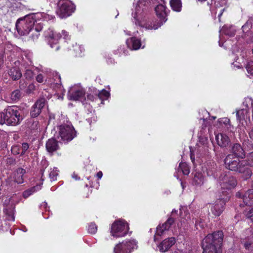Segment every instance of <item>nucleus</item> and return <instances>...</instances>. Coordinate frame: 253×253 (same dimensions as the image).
<instances>
[{"label":"nucleus","mask_w":253,"mask_h":253,"mask_svg":"<svg viewBox=\"0 0 253 253\" xmlns=\"http://www.w3.org/2000/svg\"><path fill=\"white\" fill-rule=\"evenodd\" d=\"M151 1V0H139L132 13V15L136 25L146 30H156L167 21L168 10L165 5L163 4L158 5L155 8V11L158 17L160 19V22L150 20L144 12L145 8L143 6H148Z\"/></svg>","instance_id":"f257e3e1"},{"label":"nucleus","mask_w":253,"mask_h":253,"mask_svg":"<svg viewBox=\"0 0 253 253\" xmlns=\"http://www.w3.org/2000/svg\"><path fill=\"white\" fill-rule=\"evenodd\" d=\"M50 19V16L44 13L30 14L19 19L16 23V28L21 35H26L34 30L36 33L35 35L32 36V38L35 40L38 38L40 35L39 32L43 28L42 21Z\"/></svg>","instance_id":"f03ea898"},{"label":"nucleus","mask_w":253,"mask_h":253,"mask_svg":"<svg viewBox=\"0 0 253 253\" xmlns=\"http://www.w3.org/2000/svg\"><path fill=\"white\" fill-rule=\"evenodd\" d=\"M223 238V234L221 231L208 234L202 243L203 253H221Z\"/></svg>","instance_id":"7ed1b4c3"},{"label":"nucleus","mask_w":253,"mask_h":253,"mask_svg":"<svg viewBox=\"0 0 253 253\" xmlns=\"http://www.w3.org/2000/svg\"><path fill=\"white\" fill-rule=\"evenodd\" d=\"M224 163L226 168L231 170L244 173L247 176L251 175L252 172L246 165V162L240 161L238 157L229 154L225 158Z\"/></svg>","instance_id":"20e7f679"},{"label":"nucleus","mask_w":253,"mask_h":253,"mask_svg":"<svg viewBox=\"0 0 253 253\" xmlns=\"http://www.w3.org/2000/svg\"><path fill=\"white\" fill-rule=\"evenodd\" d=\"M23 120L21 111L16 108L8 107L3 112L0 113V124L16 126Z\"/></svg>","instance_id":"39448f33"},{"label":"nucleus","mask_w":253,"mask_h":253,"mask_svg":"<svg viewBox=\"0 0 253 253\" xmlns=\"http://www.w3.org/2000/svg\"><path fill=\"white\" fill-rule=\"evenodd\" d=\"M20 200V196L17 194H13L5 198L3 202V212L7 220H14L15 207Z\"/></svg>","instance_id":"423d86ee"},{"label":"nucleus","mask_w":253,"mask_h":253,"mask_svg":"<svg viewBox=\"0 0 253 253\" xmlns=\"http://www.w3.org/2000/svg\"><path fill=\"white\" fill-rule=\"evenodd\" d=\"M61 34L65 40L66 41L70 39L68 33L65 30H62L61 34H60V33H57L54 32L53 29L49 28L45 32V36L47 39L48 44L50 45L51 48H55V51L59 49L58 41L61 38Z\"/></svg>","instance_id":"0eeeda50"},{"label":"nucleus","mask_w":253,"mask_h":253,"mask_svg":"<svg viewBox=\"0 0 253 253\" xmlns=\"http://www.w3.org/2000/svg\"><path fill=\"white\" fill-rule=\"evenodd\" d=\"M217 181L218 186L220 187V189L218 192H221V195H222V192L227 191L229 195L230 190L234 188L237 184L236 179L226 172H222L220 174Z\"/></svg>","instance_id":"6e6552de"},{"label":"nucleus","mask_w":253,"mask_h":253,"mask_svg":"<svg viewBox=\"0 0 253 253\" xmlns=\"http://www.w3.org/2000/svg\"><path fill=\"white\" fill-rule=\"evenodd\" d=\"M129 230L127 222L122 219L115 221L111 225L110 234L115 238H120L125 236Z\"/></svg>","instance_id":"1a4fd4ad"},{"label":"nucleus","mask_w":253,"mask_h":253,"mask_svg":"<svg viewBox=\"0 0 253 253\" xmlns=\"http://www.w3.org/2000/svg\"><path fill=\"white\" fill-rule=\"evenodd\" d=\"M58 129V138L64 143L71 141L76 136V131L70 122L59 126Z\"/></svg>","instance_id":"9d476101"},{"label":"nucleus","mask_w":253,"mask_h":253,"mask_svg":"<svg viewBox=\"0 0 253 253\" xmlns=\"http://www.w3.org/2000/svg\"><path fill=\"white\" fill-rule=\"evenodd\" d=\"M75 10V5L69 0H59L57 4L56 13L61 18L70 16Z\"/></svg>","instance_id":"9b49d317"},{"label":"nucleus","mask_w":253,"mask_h":253,"mask_svg":"<svg viewBox=\"0 0 253 253\" xmlns=\"http://www.w3.org/2000/svg\"><path fill=\"white\" fill-rule=\"evenodd\" d=\"M222 195L221 192H218L217 195V200L211 206V211L212 214L215 216H219L224 209V205L227 201L229 200L228 193L227 191H223Z\"/></svg>","instance_id":"f8f14e48"},{"label":"nucleus","mask_w":253,"mask_h":253,"mask_svg":"<svg viewBox=\"0 0 253 253\" xmlns=\"http://www.w3.org/2000/svg\"><path fill=\"white\" fill-rule=\"evenodd\" d=\"M137 247V242L135 240H126L117 244L114 252V253H131Z\"/></svg>","instance_id":"ddd939ff"},{"label":"nucleus","mask_w":253,"mask_h":253,"mask_svg":"<svg viewBox=\"0 0 253 253\" xmlns=\"http://www.w3.org/2000/svg\"><path fill=\"white\" fill-rule=\"evenodd\" d=\"M85 91L80 84H75L71 86L68 93V98L70 100H80L83 99Z\"/></svg>","instance_id":"4468645a"},{"label":"nucleus","mask_w":253,"mask_h":253,"mask_svg":"<svg viewBox=\"0 0 253 253\" xmlns=\"http://www.w3.org/2000/svg\"><path fill=\"white\" fill-rule=\"evenodd\" d=\"M25 170L22 168L17 169L11 176L7 180V183L12 186L13 183L21 184L23 182V176L25 173Z\"/></svg>","instance_id":"2eb2a0df"},{"label":"nucleus","mask_w":253,"mask_h":253,"mask_svg":"<svg viewBox=\"0 0 253 253\" xmlns=\"http://www.w3.org/2000/svg\"><path fill=\"white\" fill-rule=\"evenodd\" d=\"M46 100L44 98L38 99L32 108L31 116L32 117H36L41 113L42 109L45 106Z\"/></svg>","instance_id":"dca6fc26"},{"label":"nucleus","mask_w":253,"mask_h":253,"mask_svg":"<svg viewBox=\"0 0 253 253\" xmlns=\"http://www.w3.org/2000/svg\"><path fill=\"white\" fill-rule=\"evenodd\" d=\"M175 243V239L170 237L164 240L159 245L158 248L161 253L167 252Z\"/></svg>","instance_id":"f3484780"},{"label":"nucleus","mask_w":253,"mask_h":253,"mask_svg":"<svg viewBox=\"0 0 253 253\" xmlns=\"http://www.w3.org/2000/svg\"><path fill=\"white\" fill-rule=\"evenodd\" d=\"M126 44L128 48L131 50H137L140 48H144L145 45H143L140 40L136 37H132L126 41Z\"/></svg>","instance_id":"a211bd4d"},{"label":"nucleus","mask_w":253,"mask_h":253,"mask_svg":"<svg viewBox=\"0 0 253 253\" xmlns=\"http://www.w3.org/2000/svg\"><path fill=\"white\" fill-rule=\"evenodd\" d=\"M226 4L227 0H218L214 2V7L215 9L214 12L215 14L218 13V17L219 21L220 17L226 8Z\"/></svg>","instance_id":"6ab92c4d"},{"label":"nucleus","mask_w":253,"mask_h":253,"mask_svg":"<svg viewBox=\"0 0 253 253\" xmlns=\"http://www.w3.org/2000/svg\"><path fill=\"white\" fill-rule=\"evenodd\" d=\"M236 116L237 120L243 125H244L243 121L247 123V121L250 120L249 112L247 109H243L237 111Z\"/></svg>","instance_id":"aec40b11"},{"label":"nucleus","mask_w":253,"mask_h":253,"mask_svg":"<svg viewBox=\"0 0 253 253\" xmlns=\"http://www.w3.org/2000/svg\"><path fill=\"white\" fill-rule=\"evenodd\" d=\"M174 220L172 218H169L166 222L162 225H159L157 228L156 234L159 236L162 235L165 231L169 229L170 226L173 223Z\"/></svg>","instance_id":"412c9836"},{"label":"nucleus","mask_w":253,"mask_h":253,"mask_svg":"<svg viewBox=\"0 0 253 253\" xmlns=\"http://www.w3.org/2000/svg\"><path fill=\"white\" fill-rule=\"evenodd\" d=\"M215 139L218 145L221 147H226L230 142L228 136L223 133L215 134Z\"/></svg>","instance_id":"4be33fe9"},{"label":"nucleus","mask_w":253,"mask_h":253,"mask_svg":"<svg viewBox=\"0 0 253 253\" xmlns=\"http://www.w3.org/2000/svg\"><path fill=\"white\" fill-rule=\"evenodd\" d=\"M236 29L233 26H227L225 25L222 27V28L220 30V35L221 34H224L225 35L228 36L229 37L234 36L235 34ZM221 38L220 37V40L219 41V45L220 46H222V44H221Z\"/></svg>","instance_id":"5701e85b"},{"label":"nucleus","mask_w":253,"mask_h":253,"mask_svg":"<svg viewBox=\"0 0 253 253\" xmlns=\"http://www.w3.org/2000/svg\"><path fill=\"white\" fill-rule=\"evenodd\" d=\"M206 181L205 178L202 173L196 172L194 174L192 183L196 186H201Z\"/></svg>","instance_id":"b1692460"},{"label":"nucleus","mask_w":253,"mask_h":253,"mask_svg":"<svg viewBox=\"0 0 253 253\" xmlns=\"http://www.w3.org/2000/svg\"><path fill=\"white\" fill-rule=\"evenodd\" d=\"M46 148L47 151L50 153H52L57 150L58 148L57 141L53 138L48 139L46 143Z\"/></svg>","instance_id":"393cba45"},{"label":"nucleus","mask_w":253,"mask_h":253,"mask_svg":"<svg viewBox=\"0 0 253 253\" xmlns=\"http://www.w3.org/2000/svg\"><path fill=\"white\" fill-rule=\"evenodd\" d=\"M232 152L236 157L243 158L245 152L243 148L239 144L236 143L232 147Z\"/></svg>","instance_id":"a878e982"},{"label":"nucleus","mask_w":253,"mask_h":253,"mask_svg":"<svg viewBox=\"0 0 253 253\" xmlns=\"http://www.w3.org/2000/svg\"><path fill=\"white\" fill-rule=\"evenodd\" d=\"M8 74L11 79L13 80L19 79L22 76V74L19 68L17 67H13L10 69L8 71Z\"/></svg>","instance_id":"bb28decb"},{"label":"nucleus","mask_w":253,"mask_h":253,"mask_svg":"<svg viewBox=\"0 0 253 253\" xmlns=\"http://www.w3.org/2000/svg\"><path fill=\"white\" fill-rule=\"evenodd\" d=\"M42 182H41L39 184L37 185L36 186L33 187L27 190H25L23 193V196L25 198H27L34 193L40 190L41 189Z\"/></svg>","instance_id":"cd10ccee"},{"label":"nucleus","mask_w":253,"mask_h":253,"mask_svg":"<svg viewBox=\"0 0 253 253\" xmlns=\"http://www.w3.org/2000/svg\"><path fill=\"white\" fill-rule=\"evenodd\" d=\"M170 4L172 9L176 12L181 10L182 3L181 0H170Z\"/></svg>","instance_id":"c85d7f7f"},{"label":"nucleus","mask_w":253,"mask_h":253,"mask_svg":"<svg viewBox=\"0 0 253 253\" xmlns=\"http://www.w3.org/2000/svg\"><path fill=\"white\" fill-rule=\"evenodd\" d=\"M177 170L178 172L181 171L184 175H187L190 173V168L186 163H180Z\"/></svg>","instance_id":"c756f323"},{"label":"nucleus","mask_w":253,"mask_h":253,"mask_svg":"<svg viewBox=\"0 0 253 253\" xmlns=\"http://www.w3.org/2000/svg\"><path fill=\"white\" fill-rule=\"evenodd\" d=\"M98 98L101 100H107L110 96V93L105 89L98 91L96 93Z\"/></svg>","instance_id":"7c9ffc66"},{"label":"nucleus","mask_w":253,"mask_h":253,"mask_svg":"<svg viewBox=\"0 0 253 253\" xmlns=\"http://www.w3.org/2000/svg\"><path fill=\"white\" fill-rule=\"evenodd\" d=\"M248 205L250 207L246 208L244 211V213L247 218L250 219L251 221L253 222V204Z\"/></svg>","instance_id":"2f4dec72"},{"label":"nucleus","mask_w":253,"mask_h":253,"mask_svg":"<svg viewBox=\"0 0 253 253\" xmlns=\"http://www.w3.org/2000/svg\"><path fill=\"white\" fill-rule=\"evenodd\" d=\"M73 50L75 56H81L82 53L84 51V48L81 45L76 43L75 45L73 46Z\"/></svg>","instance_id":"473e14b6"},{"label":"nucleus","mask_w":253,"mask_h":253,"mask_svg":"<svg viewBox=\"0 0 253 253\" xmlns=\"http://www.w3.org/2000/svg\"><path fill=\"white\" fill-rule=\"evenodd\" d=\"M243 63L245 64V60L243 57L237 58L232 63V68L234 69H240L242 68Z\"/></svg>","instance_id":"72a5a7b5"},{"label":"nucleus","mask_w":253,"mask_h":253,"mask_svg":"<svg viewBox=\"0 0 253 253\" xmlns=\"http://www.w3.org/2000/svg\"><path fill=\"white\" fill-rule=\"evenodd\" d=\"M58 170L57 168H53L49 172V176L51 181H55L56 180L57 176L58 175Z\"/></svg>","instance_id":"f704fd0d"},{"label":"nucleus","mask_w":253,"mask_h":253,"mask_svg":"<svg viewBox=\"0 0 253 253\" xmlns=\"http://www.w3.org/2000/svg\"><path fill=\"white\" fill-rule=\"evenodd\" d=\"M21 97V93L19 90L13 91L11 94V98L12 100L16 101Z\"/></svg>","instance_id":"c9c22d12"},{"label":"nucleus","mask_w":253,"mask_h":253,"mask_svg":"<svg viewBox=\"0 0 253 253\" xmlns=\"http://www.w3.org/2000/svg\"><path fill=\"white\" fill-rule=\"evenodd\" d=\"M252 27V22L248 20L242 27L243 32L248 33Z\"/></svg>","instance_id":"e433bc0d"},{"label":"nucleus","mask_w":253,"mask_h":253,"mask_svg":"<svg viewBox=\"0 0 253 253\" xmlns=\"http://www.w3.org/2000/svg\"><path fill=\"white\" fill-rule=\"evenodd\" d=\"M215 164L214 163H212V164L211 165V167L207 168V173L209 176H211L213 175V171L215 169Z\"/></svg>","instance_id":"4c0bfd02"},{"label":"nucleus","mask_w":253,"mask_h":253,"mask_svg":"<svg viewBox=\"0 0 253 253\" xmlns=\"http://www.w3.org/2000/svg\"><path fill=\"white\" fill-rule=\"evenodd\" d=\"M246 68L248 73L253 76V61L249 62L247 65Z\"/></svg>","instance_id":"58836bf2"},{"label":"nucleus","mask_w":253,"mask_h":253,"mask_svg":"<svg viewBox=\"0 0 253 253\" xmlns=\"http://www.w3.org/2000/svg\"><path fill=\"white\" fill-rule=\"evenodd\" d=\"M97 230V226L94 223H91L88 227V231L91 234H95Z\"/></svg>","instance_id":"ea45409f"},{"label":"nucleus","mask_w":253,"mask_h":253,"mask_svg":"<svg viewBox=\"0 0 253 253\" xmlns=\"http://www.w3.org/2000/svg\"><path fill=\"white\" fill-rule=\"evenodd\" d=\"M24 76L27 79H31L33 78V73L31 69H27Z\"/></svg>","instance_id":"a19ab883"},{"label":"nucleus","mask_w":253,"mask_h":253,"mask_svg":"<svg viewBox=\"0 0 253 253\" xmlns=\"http://www.w3.org/2000/svg\"><path fill=\"white\" fill-rule=\"evenodd\" d=\"M11 152L14 155H17L20 154L19 148L18 146H14L11 148Z\"/></svg>","instance_id":"79ce46f5"},{"label":"nucleus","mask_w":253,"mask_h":253,"mask_svg":"<svg viewBox=\"0 0 253 253\" xmlns=\"http://www.w3.org/2000/svg\"><path fill=\"white\" fill-rule=\"evenodd\" d=\"M29 148V145L27 143H23L22 144V152H21V154L23 155L25 153V152Z\"/></svg>","instance_id":"37998d69"},{"label":"nucleus","mask_w":253,"mask_h":253,"mask_svg":"<svg viewBox=\"0 0 253 253\" xmlns=\"http://www.w3.org/2000/svg\"><path fill=\"white\" fill-rule=\"evenodd\" d=\"M230 122V120L227 118H224L222 119H220L218 120V123L221 125V124H224V125H227L229 124Z\"/></svg>","instance_id":"c03bdc74"},{"label":"nucleus","mask_w":253,"mask_h":253,"mask_svg":"<svg viewBox=\"0 0 253 253\" xmlns=\"http://www.w3.org/2000/svg\"><path fill=\"white\" fill-rule=\"evenodd\" d=\"M36 80L38 82L40 83H42L44 81V77L43 75L41 74H39V75H38L36 77Z\"/></svg>","instance_id":"a18cd8bd"},{"label":"nucleus","mask_w":253,"mask_h":253,"mask_svg":"<svg viewBox=\"0 0 253 253\" xmlns=\"http://www.w3.org/2000/svg\"><path fill=\"white\" fill-rule=\"evenodd\" d=\"M98 98V96H94L92 94H88L87 95V99L90 101H94Z\"/></svg>","instance_id":"49530a36"},{"label":"nucleus","mask_w":253,"mask_h":253,"mask_svg":"<svg viewBox=\"0 0 253 253\" xmlns=\"http://www.w3.org/2000/svg\"><path fill=\"white\" fill-rule=\"evenodd\" d=\"M249 164L253 166V152L252 153L249 157Z\"/></svg>","instance_id":"de8ad7c7"},{"label":"nucleus","mask_w":253,"mask_h":253,"mask_svg":"<svg viewBox=\"0 0 253 253\" xmlns=\"http://www.w3.org/2000/svg\"><path fill=\"white\" fill-rule=\"evenodd\" d=\"M244 247L247 249H250V248H251V243H248V242H245V243H244Z\"/></svg>","instance_id":"09e8293b"},{"label":"nucleus","mask_w":253,"mask_h":253,"mask_svg":"<svg viewBox=\"0 0 253 253\" xmlns=\"http://www.w3.org/2000/svg\"><path fill=\"white\" fill-rule=\"evenodd\" d=\"M102 175H103V173H102V171H99V172H98L97 173V174H96V176H97V178H98V179H101V178H102Z\"/></svg>","instance_id":"8fccbe9b"},{"label":"nucleus","mask_w":253,"mask_h":253,"mask_svg":"<svg viewBox=\"0 0 253 253\" xmlns=\"http://www.w3.org/2000/svg\"><path fill=\"white\" fill-rule=\"evenodd\" d=\"M72 177L73 178H74L76 180H79L80 179V177H78V176L75 174V173H73L72 175Z\"/></svg>","instance_id":"3c124183"},{"label":"nucleus","mask_w":253,"mask_h":253,"mask_svg":"<svg viewBox=\"0 0 253 253\" xmlns=\"http://www.w3.org/2000/svg\"><path fill=\"white\" fill-rule=\"evenodd\" d=\"M249 135L250 138L253 140V128L251 130V131L249 133Z\"/></svg>","instance_id":"603ef678"},{"label":"nucleus","mask_w":253,"mask_h":253,"mask_svg":"<svg viewBox=\"0 0 253 253\" xmlns=\"http://www.w3.org/2000/svg\"><path fill=\"white\" fill-rule=\"evenodd\" d=\"M190 158H191V160L192 161V162L193 163H194V155L192 153H191V156H190Z\"/></svg>","instance_id":"864d4df0"},{"label":"nucleus","mask_w":253,"mask_h":253,"mask_svg":"<svg viewBox=\"0 0 253 253\" xmlns=\"http://www.w3.org/2000/svg\"><path fill=\"white\" fill-rule=\"evenodd\" d=\"M34 87L35 86H34V85L33 84H30L29 86V88L30 89H34Z\"/></svg>","instance_id":"5fc2aeb1"},{"label":"nucleus","mask_w":253,"mask_h":253,"mask_svg":"<svg viewBox=\"0 0 253 253\" xmlns=\"http://www.w3.org/2000/svg\"><path fill=\"white\" fill-rule=\"evenodd\" d=\"M206 147H207L206 146H204V147H202V148L200 149L199 150L201 151V150H202L203 149V148H204V151H206L207 150V148Z\"/></svg>","instance_id":"6e6d98bb"},{"label":"nucleus","mask_w":253,"mask_h":253,"mask_svg":"<svg viewBox=\"0 0 253 253\" xmlns=\"http://www.w3.org/2000/svg\"><path fill=\"white\" fill-rule=\"evenodd\" d=\"M56 78L58 79V80H59V82H60V83L61 78H60V76H59V75H57Z\"/></svg>","instance_id":"4d7b16f0"},{"label":"nucleus","mask_w":253,"mask_h":253,"mask_svg":"<svg viewBox=\"0 0 253 253\" xmlns=\"http://www.w3.org/2000/svg\"><path fill=\"white\" fill-rule=\"evenodd\" d=\"M131 33H132V32H131V31H128V33H126V34H127V35H129V36H130V35H131Z\"/></svg>","instance_id":"13d9d810"},{"label":"nucleus","mask_w":253,"mask_h":253,"mask_svg":"<svg viewBox=\"0 0 253 253\" xmlns=\"http://www.w3.org/2000/svg\"><path fill=\"white\" fill-rule=\"evenodd\" d=\"M28 60H29V62H30V65H31V64L32 63V60H31V58H28Z\"/></svg>","instance_id":"bf43d9fd"},{"label":"nucleus","mask_w":253,"mask_h":253,"mask_svg":"<svg viewBox=\"0 0 253 253\" xmlns=\"http://www.w3.org/2000/svg\"><path fill=\"white\" fill-rule=\"evenodd\" d=\"M195 226H196V228H197V229H198V222H196L195 223Z\"/></svg>","instance_id":"052dcab7"},{"label":"nucleus","mask_w":253,"mask_h":253,"mask_svg":"<svg viewBox=\"0 0 253 253\" xmlns=\"http://www.w3.org/2000/svg\"><path fill=\"white\" fill-rule=\"evenodd\" d=\"M56 84H58V85H59V88H61V87H62V86H61V84H58V83H57Z\"/></svg>","instance_id":"680f3d73"},{"label":"nucleus","mask_w":253,"mask_h":253,"mask_svg":"<svg viewBox=\"0 0 253 253\" xmlns=\"http://www.w3.org/2000/svg\"><path fill=\"white\" fill-rule=\"evenodd\" d=\"M93 121H94V122H95V121H96V117L94 116V117H93Z\"/></svg>","instance_id":"e2e57ef3"},{"label":"nucleus","mask_w":253,"mask_h":253,"mask_svg":"<svg viewBox=\"0 0 253 253\" xmlns=\"http://www.w3.org/2000/svg\"><path fill=\"white\" fill-rule=\"evenodd\" d=\"M86 120L90 124V119H87Z\"/></svg>","instance_id":"0e129e2a"},{"label":"nucleus","mask_w":253,"mask_h":253,"mask_svg":"<svg viewBox=\"0 0 253 253\" xmlns=\"http://www.w3.org/2000/svg\"><path fill=\"white\" fill-rule=\"evenodd\" d=\"M198 0L200 1H205L206 0Z\"/></svg>","instance_id":"69168bd1"},{"label":"nucleus","mask_w":253,"mask_h":253,"mask_svg":"<svg viewBox=\"0 0 253 253\" xmlns=\"http://www.w3.org/2000/svg\"><path fill=\"white\" fill-rule=\"evenodd\" d=\"M175 211H175V210H172V213H173L174 212H175Z\"/></svg>","instance_id":"338daca9"},{"label":"nucleus","mask_w":253,"mask_h":253,"mask_svg":"<svg viewBox=\"0 0 253 253\" xmlns=\"http://www.w3.org/2000/svg\"><path fill=\"white\" fill-rule=\"evenodd\" d=\"M199 226H200L201 227H203V225H199Z\"/></svg>","instance_id":"774afa93"}]
</instances>
